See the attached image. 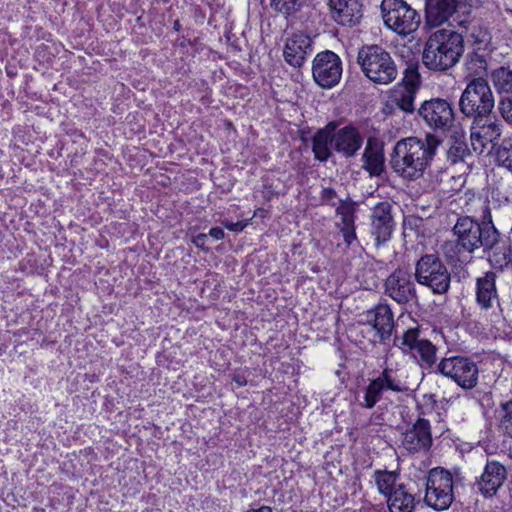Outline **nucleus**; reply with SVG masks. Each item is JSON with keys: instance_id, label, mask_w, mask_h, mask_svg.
Wrapping results in <instances>:
<instances>
[{"instance_id": "f257e3e1", "label": "nucleus", "mask_w": 512, "mask_h": 512, "mask_svg": "<svg viewBox=\"0 0 512 512\" xmlns=\"http://www.w3.org/2000/svg\"><path fill=\"white\" fill-rule=\"evenodd\" d=\"M442 140L427 133L424 138L408 137L398 141L391 154V167L399 176L416 180L430 166Z\"/></svg>"}, {"instance_id": "f03ea898", "label": "nucleus", "mask_w": 512, "mask_h": 512, "mask_svg": "<svg viewBox=\"0 0 512 512\" xmlns=\"http://www.w3.org/2000/svg\"><path fill=\"white\" fill-rule=\"evenodd\" d=\"M455 243L446 244L445 248H455L458 252L472 254L483 248L485 252L494 250L500 242V232L495 227L490 207L485 205L481 218L459 216L453 226Z\"/></svg>"}, {"instance_id": "7ed1b4c3", "label": "nucleus", "mask_w": 512, "mask_h": 512, "mask_svg": "<svg viewBox=\"0 0 512 512\" xmlns=\"http://www.w3.org/2000/svg\"><path fill=\"white\" fill-rule=\"evenodd\" d=\"M464 52V40L461 34L452 29H438L427 39L422 63L429 70L445 72L454 67Z\"/></svg>"}, {"instance_id": "20e7f679", "label": "nucleus", "mask_w": 512, "mask_h": 512, "mask_svg": "<svg viewBox=\"0 0 512 512\" xmlns=\"http://www.w3.org/2000/svg\"><path fill=\"white\" fill-rule=\"evenodd\" d=\"M357 60L365 76L376 84L387 85L397 78L398 70L394 60L378 45L361 48Z\"/></svg>"}, {"instance_id": "39448f33", "label": "nucleus", "mask_w": 512, "mask_h": 512, "mask_svg": "<svg viewBox=\"0 0 512 512\" xmlns=\"http://www.w3.org/2000/svg\"><path fill=\"white\" fill-rule=\"evenodd\" d=\"M416 281L427 288L432 293L446 294L451 285V273L437 254H425L421 256L415 264Z\"/></svg>"}, {"instance_id": "423d86ee", "label": "nucleus", "mask_w": 512, "mask_h": 512, "mask_svg": "<svg viewBox=\"0 0 512 512\" xmlns=\"http://www.w3.org/2000/svg\"><path fill=\"white\" fill-rule=\"evenodd\" d=\"M380 9L384 25L400 36L411 35L420 26V14L404 0H382Z\"/></svg>"}, {"instance_id": "0eeeda50", "label": "nucleus", "mask_w": 512, "mask_h": 512, "mask_svg": "<svg viewBox=\"0 0 512 512\" xmlns=\"http://www.w3.org/2000/svg\"><path fill=\"white\" fill-rule=\"evenodd\" d=\"M494 105L492 90L484 78H473L467 84L459 100L461 113L472 119L492 112Z\"/></svg>"}, {"instance_id": "6e6552de", "label": "nucleus", "mask_w": 512, "mask_h": 512, "mask_svg": "<svg viewBox=\"0 0 512 512\" xmlns=\"http://www.w3.org/2000/svg\"><path fill=\"white\" fill-rule=\"evenodd\" d=\"M425 503L437 510L448 509L454 500V480L452 474L443 468L437 467L429 471L426 477Z\"/></svg>"}, {"instance_id": "1a4fd4ad", "label": "nucleus", "mask_w": 512, "mask_h": 512, "mask_svg": "<svg viewBox=\"0 0 512 512\" xmlns=\"http://www.w3.org/2000/svg\"><path fill=\"white\" fill-rule=\"evenodd\" d=\"M437 371L452 379L464 390H471L478 384V366L475 361L467 356L445 357L438 363Z\"/></svg>"}, {"instance_id": "9d476101", "label": "nucleus", "mask_w": 512, "mask_h": 512, "mask_svg": "<svg viewBox=\"0 0 512 512\" xmlns=\"http://www.w3.org/2000/svg\"><path fill=\"white\" fill-rule=\"evenodd\" d=\"M417 115L430 129L440 132L448 131L455 120L452 103L439 97L423 101Z\"/></svg>"}, {"instance_id": "9b49d317", "label": "nucleus", "mask_w": 512, "mask_h": 512, "mask_svg": "<svg viewBox=\"0 0 512 512\" xmlns=\"http://www.w3.org/2000/svg\"><path fill=\"white\" fill-rule=\"evenodd\" d=\"M502 132L503 124L493 111L473 118L470 140L474 151L482 154L488 144L495 148Z\"/></svg>"}, {"instance_id": "f8f14e48", "label": "nucleus", "mask_w": 512, "mask_h": 512, "mask_svg": "<svg viewBox=\"0 0 512 512\" xmlns=\"http://www.w3.org/2000/svg\"><path fill=\"white\" fill-rule=\"evenodd\" d=\"M394 344L403 352L410 353L422 367L430 368L436 363V346L421 338L418 328H410L401 337H395Z\"/></svg>"}, {"instance_id": "ddd939ff", "label": "nucleus", "mask_w": 512, "mask_h": 512, "mask_svg": "<svg viewBox=\"0 0 512 512\" xmlns=\"http://www.w3.org/2000/svg\"><path fill=\"white\" fill-rule=\"evenodd\" d=\"M314 81L322 88L337 85L342 76V61L332 51H323L316 55L312 66Z\"/></svg>"}, {"instance_id": "4468645a", "label": "nucleus", "mask_w": 512, "mask_h": 512, "mask_svg": "<svg viewBox=\"0 0 512 512\" xmlns=\"http://www.w3.org/2000/svg\"><path fill=\"white\" fill-rule=\"evenodd\" d=\"M508 468L500 461L487 459L482 473L475 479L474 488L484 498H493L508 479Z\"/></svg>"}, {"instance_id": "2eb2a0df", "label": "nucleus", "mask_w": 512, "mask_h": 512, "mask_svg": "<svg viewBox=\"0 0 512 512\" xmlns=\"http://www.w3.org/2000/svg\"><path fill=\"white\" fill-rule=\"evenodd\" d=\"M392 210L393 205L389 201L378 202L371 209L370 231L377 246L389 241L395 229Z\"/></svg>"}, {"instance_id": "dca6fc26", "label": "nucleus", "mask_w": 512, "mask_h": 512, "mask_svg": "<svg viewBox=\"0 0 512 512\" xmlns=\"http://www.w3.org/2000/svg\"><path fill=\"white\" fill-rule=\"evenodd\" d=\"M385 293L398 304H407L418 300L412 276L404 269H396L387 277Z\"/></svg>"}, {"instance_id": "f3484780", "label": "nucleus", "mask_w": 512, "mask_h": 512, "mask_svg": "<svg viewBox=\"0 0 512 512\" xmlns=\"http://www.w3.org/2000/svg\"><path fill=\"white\" fill-rule=\"evenodd\" d=\"M366 324L374 330V341L384 343L388 340L394 328V317L390 306L379 303L365 313Z\"/></svg>"}, {"instance_id": "a211bd4d", "label": "nucleus", "mask_w": 512, "mask_h": 512, "mask_svg": "<svg viewBox=\"0 0 512 512\" xmlns=\"http://www.w3.org/2000/svg\"><path fill=\"white\" fill-rule=\"evenodd\" d=\"M402 444L406 450L412 453L427 451L432 445L429 421L418 418L412 428L404 433Z\"/></svg>"}, {"instance_id": "6ab92c4d", "label": "nucleus", "mask_w": 512, "mask_h": 512, "mask_svg": "<svg viewBox=\"0 0 512 512\" xmlns=\"http://www.w3.org/2000/svg\"><path fill=\"white\" fill-rule=\"evenodd\" d=\"M312 51L311 38L303 33H295L287 38L283 55L288 64L293 67H301Z\"/></svg>"}, {"instance_id": "aec40b11", "label": "nucleus", "mask_w": 512, "mask_h": 512, "mask_svg": "<svg viewBox=\"0 0 512 512\" xmlns=\"http://www.w3.org/2000/svg\"><path fill=\"white\" fill-rule=\"evenodd\" d=\"M333 138L334 150L346 158L355 156L363 145V137L353 125L335 129Z\"/></svg>"}, {"instance_id": "412c9836", "label": "nucleus", "mask_w": 512, "mask_h": 512, "mask_svg": "<svg viewBox=\"0 0 512 512\" xmlns=\"http://www.w3.org/2000/svg\"><path fill=\"white\" fill-rule=\"evenodd\" d=\"M459 0H425V22L429 27H438L456 13Z\"/></svg>"}, {"instance_id": "4be33fe9", "label": "nucleus", "mask_w": 512, "mask_h": 512, "mask_svg": "<svg viewBox=\"0 0 512 512\" xmlns=\"http://www.w3.org/2000/svg\"><path fill=\"white\" fill-rule=\"evenodd\" d=\"M333 19L344 26L357 24L362 18L359 0H328Z\"/></svg>"}, {"instance_id": "5701e85b", "label": "nucleus", "mask_w": 512, "mask_h": 512, "mask_svg": "<svg viewBox=\"0 0 512 512\" xmlns=\"http://www.w3.org/2000/svg\"><path fill=\"white\" fill-rule=\"evenodd\" d=\"M476 302L482 310H490L499 307V299L496 289V274L486 272L476 280Z\"/></svg>"}, {"instance_id": "b1692460", "label": "nucleus", "mask_w": 512, "mask_h": 512, "mask_svg": "<svg viewBox=\"0 0 512 512\" xmlns=\"http://www.w3.org/2000/svg\"><path fill=\"white\" fill-rule=\"evenodd\" d=\"M363 168L371 176H380L384 171V155L381 145L376 139L367 140L362 154Z\"/></svg>"}, {"instance_id": "393cba45", "label": "nucleus", "mask_w": 512, "mask_h": 512, "mask_svg": "<svg viewBox=\"0 0 512 512\" xmlns=\"http://www.w3.org/2000/svg\"><path fill=\"white\" fill-rule=\"evenodd\" d=\"M336 124L330 122L323 129H320L312 138V150L315 158L321 162H325L331 156L330 147L334 148L333 131Z\"/></svg>"}, {"instance_id": "a878e982", "label": "nucleus", "mask_w": 512, "mask_h": 512, "mask_svg": "<svg viewBox=\"0 0 512 512\" xmlns=\"http://www.w3.org/2000/svg\"><path fill=\"white\" fill-rule=\"evenodd\" d=\"M387 504L390 512H412L416 502L414 495L400 484L387 497Z\"/></svg>"}, {"instance_id": "bb28decb", "label": "nucleus", "mask_w": 512, "mask_h": 512, "mask_svg": "<svg viewBox=\"0 0 512 512\" xmlns=\"http://www.w3.org/2000/svg\"><path fill=\"white\" fill-rule=\"evenodd\" d=\"M464 65L473 78H484L488 69V53L480 48L474 49L467 54Z\"/></svg>"}, {"instance_id": "cd10ccee", "label": "nucleus", "mask_w": 512, "mask_h": 512, "mask_svg": "<svg viewBox=\"0 0 512 512\" xmlns=\"http://www.w3.org/2000/svg\"><path fill=\"white\" fill-rule=\"evenodd\" d=\"M416 91L403 86H396L390 96L391 102L405 113L415 111L414 100Z\"/></svg>"}, {"instance_id": "c85d7f7f", "label": "nucleus", "mask_w": 512, "mask_h": 512, "mask_svg": "<svg viewBox=\"0 0 512 512\" xmlns=\"http://www.w3.org/2000/svg\"><path fill=\"white\" fill-rule=\"evenodd\" d=\"M374 380L383 386L384 391L405 392L408 390L406 383L399 377L398 370L391 367H385L381 374Z\"/></svg>"}, {"instance_id": "c756f323", "label": "nucleus", "mask_w": 512, "mask_h": 512, "mask_svg": "<svg viewBox=\"0 0 512 512\" xmlns=\"http://www.w3.org/2000/svg\"><path fill=\"white\" fill-rule=\"evenodd\" d=\"M373 477L375 479L378 491L386 497L393 493V490L397 487L396 480L398 474L396 472L376 470Z\"/></svg>"}, {"instance_id": "7c9ffc66", "label": "nucleus", "mask_w": 512, "mask_h": 512, "mask_svg": "<svg viewBox=\"0 0 512 512\" xmlns=\"http://www.w3.org/2000/svg\"><path fill=\"white\" fill-rule=\"evenodd\" d=\"M491 80L499 93H512V70L500 67L491 74Z\"/></svg>"}, {"instance_id": "2f4dec72", "label": "nucleus", "mask_w": 512, "mask_h": 512, "mask_svg": "<svg viewBox=\"0 0 512 512\" xmlns=\"http://www.w3.org/2000/svg\"><path fill=\"white\" fill-rule=\"evenodd\" d=\"M447 159L456 164L464 161L465 157L470 154L468 145L463 137H454L450 141V146L447 149Z\"/></svg>"}, {"instance_id": "473e14b6", "label": "nucleus", "mask_w": 512, "mask_h": 512, "mask_svg": "<svg viewBox=\"0 0 512 512\" xmlns=\"http://www.w3.org/2000/svg\"><path fill=\"white\" fill-rule=\"evenodd\" d=\"M495 413L499 428L512 437V399L502 402Z\"/></svg>"}, {"instance_id": "72a5a7b5", "label": "nucleus", "mask_w": 512, "mask_h": 512, "mask_svg": "<svg viewBox=\"0 0 512 512\" xmlns=\"http://www.w3.org/2000/svg\"><path fill=\"white\" fill-rule=\"evenodd\" d=\"M383 386L374 379L364 388L363 400L360 401L359 405L362 408L371 409L380 400L381 394L383 393Z\"/></svg>"}, {"instance_id": "f704fd0d", "label": "nucleus", "mask_w": 512, "mask_h": 512, "mask_svg": "<svg viewBox=\"0 0 512 512\" xmlns=\"http://www.w3.org/2000/svg\"><path fill=\"white\" fill-rule=\"evenodd\" d=\"M494 149L499 165L512 172V138H504Z\"/></svg>"}, {"instance_id": "c9c22d12", "label": "nucleus", "mask_w": 512, "mask_h": 512, "mask_svg": "<svg viewBox=\"0 0 512 512\" xmlns=\"http://www.w3.org/2000/svg\"><path fill=\"white\" fill-rule=\"evenodd\" d=\"M306 0H271V7L278 13L291 15L304 6Z\"/></svg>"}, {"instance_id": "e433bc0d", "label": "nucleus", "mask_w": 512, "mask_h": 512, "mask_svg": "<svg viewBox=\"0 0 512 512\" xmlns=\"http://www.w3.org/2000/svg\"><path fill=\"white\" fill-rule=\"evenodd\" d=\"M400 86L418 92L420 86V75L416 65H409L405 70V75Z\"/></svg>"}, {"instance_id": "4c0bfd02", "label": "nucleus", "mask_w": 512, "mask_h": 512, "mask_svg": "<svg viewBox=\"0 0 512 512\" xmlns=\"http://www.w3.org/2000/svg\"><path fill=\"white\" fill-rule=\"evenodd\" d=\"M497 108L503 120L512 125V96L501 97Z\"/></svg>"}, {"instance_id": "58836bf2", "label": "nucleus", "mask_w": 512, "mask_h": 512, "mask_svg": "<svg viewBox=\"0 0 512 512\" xmlns=\"http://www.w3.org/2000/svg\"><path fill=\"white\" fill-rule=\"evenodd\" d=\"M337 214L341 215V228L354 227L355 216L354 213L348 207H338L336 209Z\"/></svg>"}, {"instance_id": "ea45409f", "label": "nucleus", "mask_w": 512, "mask_h": 512, "mask_svg": "<svg viewBox=\"0 0 512 512\" xmlns=\"http://www.w3.org/2000/svg\"><path fill=\"white\" fill-rule=\"evenodd\" d=\"M337 193L332 188H323L321 191L320 200L322 204L336 206Z\"/></svg>"}, {"instance_id": "a19ab883", "label": "nucleus", "mask_w": 512, "mask_h": 512, "mask_svg": "<svg viewBox=\"0 0 512 512\" xmlns=\"http://www.w3.org/2000/svg\"><path fill=\"white\" fill-rule=\"evenodd\" d=\"M345 243L349 246L356 240L355 226L348 228H340Z\"/></svg>"}, {"instance_id": "79ce46f5", "label": "nucleus", "mask_w": 512, "mask_h": 512, "mask_svg": "<svg viewBox=\"0 0 512 512\" xmlns=\"http://www.w3.org/2000/svg\"><path fill=\"white\" fill-rule=\"evenodd\" d=\"M247 224L248 223L246 221L232 222V221L226 220L223 222V225L225 228H227L230 231H234V232L242 231L247 226Z\"/></svg>"}, {"instance_id": "37998d69", "label": "nucleus", "mask_w": 512, "mask_h": 512, "mask_svg": "<svg viewBox=\"0 0 512 512\" xmlns=\"http://www.w3.org/2000/svg\"><path fill=\"white\" fill-rule=\"evenodd\" d=\"M207 235L204 233H200L192 238V243L199 249L206 250L205 244H206Z\"/></svg>"}, {"instance_id": "c03bdc74", "label": "nucleus", "mask_w": 512, "mask_h": 512, "mask_svg": "<svg viewBox=\"0 0 512 512\" xmlns=\"http://www.w3.org/2000/svg\"><path fill=\"white\" fill-rule=\"evenodd\" d=\"M209 235L216 240H222L225 236V233L221 228L213 227L209 230Z\"/></svg>"}, {"instance_id": "a18cd8bd", "label": "nucleus", "mask_w": 512, "mask_h": 512, "mask_svg": "<svg viewBox=\"0 0 512 512\" xmlns=\"http://www.w3.org/2000/svg\"><path fill=\"white\" fill-rule=\"evenodd\" d=\"M233 380L238 384L239 387L245 386L247 384L245 377L241 375H235Z\"/></svg>"}, {"instance_id": "49530a36", "label": "nucleus", "mask_w": 512, "mask_h": 512, "mask_svg": "<svg viewBox=\"0 0 512 512\" xmlns=\"http://www.w3.org/2000/svg\"><path fill=\"white\" fill-rule=\"evenodd\" d=\"M265 189H268L267 192H263V196L265 199L270 200L274 196V192L271 190V186H264Z\"/></svg>"}, {"instance_id": "de8ad7c7", "label": "nucleus", "mask_w": 512, "mask_h": 512, "mask_svg": "<svg viewBox=\"0 0 512 512\" xmlns=\"http://www.w3.org/2000/svg\"><path fill=\"white\" fill-rule=\"evenodd\" d=\"M248 512H272V509L269 506H261L258 509H250Z\"/></svg>"}, {"instance_id": "09e8293b", "label": "nucleus", "mask_w": 512, "mask_h": 512, "mask_svg": "<svg viewBox=\"0 0 512 512\" xmlns=\"http://www.w3.org/2000/svg\"><path fill=\"white\" fill-rule=\"evenodd\" d=\"M503 262L499 261V260H495V264L499 265L500 267H502L504 264L506 265L508 262L506 260V255L504 254L503 255Z\"/></svg>"}, {"instance_id": "8fccbe9b", "label": "nucleus", "mask_w": 512, "mask_h": 512, "mask_svg": "<svg viewBox=\"0 0 512 512\" xmlns=\"http://www.w3.org/2000/svg\"><path fill=\"white\" fill-rule=\"evenodd\" d=\"M382 420H383V419H382V417H381L380 415H376V416L374 417L373 422H374L375 424H381V423H382Z\"/></svg>"}, {"instance_id": "3c124183", "label": "nucleus", "mask_w": 512, "mask_h": 512, "mask_svg": "<svg viewBox=\"0 0 512 512\" xmlns=\"http://www.w3.org/2000/svg\"><path fill=\"white\" fill-rule=\"evenodd\" d=\"M489 40L488 34L484 33L483 37L480 39V43L487 42Z\"/></svg>"}, {"instance_id": "603ef678", "label": "nucleus", "mask_w": 512, "mask_h": 512, "mask_svg": "<svg viewBox=\"0 0 512 512\" xmlns=\"http://www.w3.org/2000/svg\"><path fill=\"white\" fill-rule=\"evenodd\" d=\"M411 220L414 221V222L421 221V219H418V218H412Z\"/></svg>"}]
</instances>
